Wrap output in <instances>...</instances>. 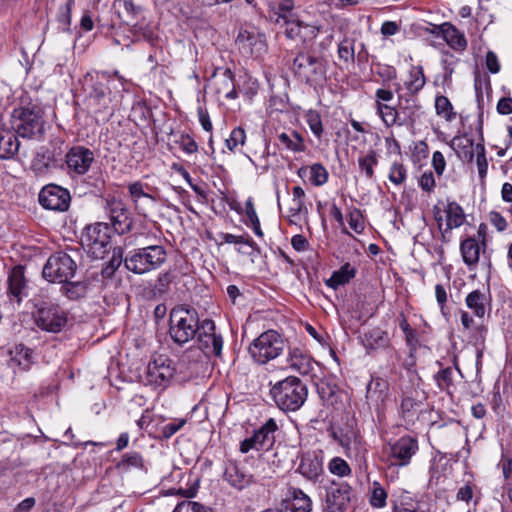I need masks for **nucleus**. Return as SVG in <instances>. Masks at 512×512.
Here are the masks:
<instances>
[{
  "mask_svg": "<svg viewBox=\"0 0 512 512\" xmlns=\"http://www.w3.org/2000/svg\"><path fill=\"white\" fill-rule=\"evenodd\" d=\"M112 89L118 91L124 89V83L118 71L113 74L97 72L95 76L86 75L84 84L85 101L91 112L99 115L109 110L112 101Z\"/></svg>",
  "mask_w": 512,
  "mask_h": 512,
  "instance_id": "nucleus-1",
  "label": "nucleus"
},
{
  "mask_svg": "<svg viewBox=\"0 0 512 512\" xmlns=\"http://www.w3.org/2000/svg\"><path fill=\"white\" fill-rule=\"evenodd\" d=\"M328 67L323 55L315 51H301L293 59L291 70L299 81L316 86L326 81Z\"/></svg>",
  "mask_w": 512,
  "mask_h": 512,
  "instance_id": "nucleus-2",
  "label": "nucleus"
},
{
  "mask_svg": "<svg viewBox=\"0 0 512 512\" xmlns=\"http://www.w3.org/2000/svg\"><path fill=\"white\" fill-rule=\"evenodd\" d=\"M270 395L280 410L294 412L305 403L308 389L298 377L289 376L276 382L270 389Z\"/></svg>",
  "mask_w": 512,
  "mask_h": 512,
  "instance_id": "nucleus-3",
  "label": "nucleus"
},
{
  "mask_svg": "<svg viewBox=\"0 0 512 512\" xmlns=\"http://www.w3.org/2000/svg\"><path fill=\"white\" fill-rule=\"evenodd\" d=\"M166 260V249L155 244L130 250L124 258V265L128 271L143 275L159 269Z\"/></svg>",
  "mask_w": 512,
  "mask_h": 512,
  "instance_id": "nucleus-4",
  "label": "nucleus"
},
{
  "mask_svg": "<svg viewBox=\"0 0 512 512\" xmlns=\"http://www.w3.org/2000/svg\"><path fill=\"white\" fill-rule=\"evenodd\" d=\"M169 323L170 337L180 346L192 340L201 329L197 311L184 305L176 306L170 311Z\"/></svg>",
  "mask_w": 512,
  "mask_h": 512,
  "instance_id": "nucleus-5",
  "label": "nucleus"
},
{
  "mask_svg": "<svg viewBox=\"0 0 512 512\" xmlns=\"http://www.w3.org/2000/svg\"><path fill=\"white\" fill-rule=\"evenodd\" d=\"M11 127L22 138L40 139L45 131L44 112L37 105L15 108Z\"/></svg>",
  "mask_w": 512,
  "mask_h": 512,
  "instance_id": "nucleus-6",
  "label": "nucleus"
},
{
  "mask_svg": "<svg viewBox=\"0 0 512 512\" xmlns=\"http://www.w3.org/2000/svg\"><path fill=\"white\" fill-rule=\"evenodd\" d=\"M80 242L94 259L105 258L112 248L109 225L97 222L86 226L82 231Z\"/></svg>",
  "mask_w": 512,
  "mask_h": 512,
  "instance_id": "nucleus-7",
  "label": "nucleus"
},
{
  "mask_svg": "<svg viewBox=\"0 0 512 512\" xmlns=\"http://www.w3.org/2000/svg\"><path fill=\"white\" fill-rule=\"evenodd\" d=\"M284 348L285 343L281 335L275 330H267L252 341L248 351L256 363L264 365L277 358Z\"/></svg>",
  "mask_w": 512,
  "mask_h": 512,
  "instance_id": "nucleus-8",
  "label": "nucleus"
},
{
  "mask_svg": "<svg viewBox=\"0 0 512 512\" xmlns=\"http://www.w3.org/2000/svg\"><path fill=\"white\" fill-rule=\"evenodd\" d=\"M77 264L66 252L52 254L43 267V277L51 283L67 282L74 277Z\"/></svg>",
  "mask_w": 512,
  "mask_h": 512,
  "instance_id": "nucleus-9",
  "label": "nucleus"
},
{
  "mask_svg": "<svg viewBox=\"0 0 512 512\" xmlns=\"http://www.w3.org/2000/svg\"><path fill=\"white\" fill-rule=\"evenodd\" d=\"M35 323L38 328L49 333H59L67 324V314L58 305L50 302L35 304Z\"/></svg>",
  "mask_w": 512,
  "mask_h": 512,
  "instance_id": "nucleus-10",
  "label": "nucleus"
},
{
  "mask_svg": "<svg viewBox=\"0 0 512 512\" xmlns=\"http://www.w3.org/2000/svg\"><path fill=\"white\" fill-rule=\"evenodd\" d=\"M103 207L116 233L122 235L131 230L133 218L125 203L114 196H107Z\"/></svg>",
  "mask_w": 512,
  "mask_h": 512,
  "instance_id": "nucleus-11",
  "label": "nucleus"
},
{
  "mask_svg": "<svg viewBox=\"0 0 512 512\" xmlns=\"http://www.w3.org/2000/svg\"><path fill=\"white\" fill-rule=\"evenodd\" d=\"M95 162V154L85 146H73L65 155L67 173L72 177L85 175Z\"/></svg>",
  "mask_w": 512,
  "mask_h": 512,
  "instance_id": "nucleus-12",
  "label": "nucleus"
},
{
  "mask_svg": "<svg viewBox=\"0 0 512 512\" xmlns=\"http://www.w3.org/2000/svg\"><path fill=\"white\" fill-rule=\"evenodd\" d=\"M174 362L166 355L155 356L147 366L146 381L155 386H166L175 375Z\"/></svg>",
  "mask_w": 512,
  "mask_h": 512,
  "instance_id": "nucleus-13",
  "label": "nucleus"
},
{
  "mask_svg": "<svg viewBox=\"0 0 512 512\" xmlns=\"http://www.w3.org/2000/svg\"><path fill=\"white\" fill-rule=\"evenodd\" d=\"M39 203L47 210L67 211L71 203L70 192L56 184L46 185L39 193Z\"/></svg>",
  "mask_w": 512,
  "mask_h": 512,
  "instance_id": "nucleus-14",
  "label": "nucleus"
},
{
  "mask_svg": "<svg viewBox=\"0 0 512 512\" xmlns=\"http://www.w3.org/2000/svg\"><path fill=\"white\" fill-rule=\"evenodd\" d=\"M278 426L273 418L268 419L252 436L240 443V451L248 453L250 450L268 449L274 443V433Z\"/></svg>",
  "mask_w": 512,
  "mask_h": 512,
  "instance_id": "nucleus-15",
  "label": "nucleus"
},
{
  "mask_svg": "<svg viewBox=\"0 0 512 512\" xmlns=\"http://www.w3.org/2000/svg\"><path fill=\"white\" fill-rule=\"evenodd\" d=\"M236 45L241 53L248 57H259L266 52L265 35L255 28L240 29Z\"/></svg>",
  "mask_w": 512,
  "mask_h": 512,
  "instance_id": "nucleus-16",
  "label": "nucleus"
},
{
  "mask_svg": "<svg viewBox=\"0 0 512 512\" xmlns=\"http://www.w3.org/2000/svg\"><path fill=\"white\" fill-rule=\"evenodd\" d=\"M352 487L347 482L331 483L326 492L323 512H344L351 501Z\"/></svg>",
  "mask_w": 512,
  "mask_h": 512,
  "instance_id": "nucleus-17",
  "label": "nucleus"
},
{
  "mask_svg": "<svg viewBox=\"0 0 512 512\" xmlns=\"http://www.w3.org/2000/svg\"><path fill=\"white\" fill-rule=\"evenodd\" d=\"M198 342L200 349L206 355L220 357L223 348V338L221 334L215 332V323L210 319H205L199 330Z\"/></svg>",
  "mask_w": 512,
  "mask_h": 512,
  "instance_id": "nucleus-18",
  "label": "nucleus"
},
{
  "mask_svg": "<svg viewBox=\"0 0 512 512\" xmlns=\"http://www.w3.org/2000/svg\"><path fill=\"white\" fill-rule=\"evenodd\" d=\"M306 480L317 483L324 473L322 452H306L300 456L296 469Z\"/></svg>",
  "mask_w": 512,
  "mask_h": 512,
  "instance_id": "nucleus-19",
  "label": "nucleus"
},
{
  "mask_svg": "<svg viewBox=\"0 0 512 512\" xmlns=\"http://www.w3.org/2000/svg\"><path fill=\"white\" fill-rule=\"evenodd\" d=\"M419 449L417 439L403 436L390 446V457L394 464L406 466Z\"/></svg>",
  "mask_w": 512,
  "mask_h": 512,
  "instance_id": "nucleus-20",
  "label": "nucleus"
},
{
  "mask_svg": "<svg viewBox=\"0 0 512 512\" xmlns=\"http://www.w3.org/2000/svg\"><path fill=\"white\" fill-rule=\"evenodd\" d=\"M223 478L231 487L237 490H243L253 482V475L234 461L226 463Z\"/></svg>",
  "mask_w": 512,
  "mask_h": 512,
  "instance_id": "nucleus-21",
  "label": "nucleus"
},
{
  "mask_svg": "<svg viewBox=\"0 0 512 512\" xmlns=\"http://www.w3.org/2000/svg\"><path fill=\"white\" fill-rule=\"evenodd\" d=\"M437 29V36H442L447 45L458 52H463L468 46L467 39L463 32L458 30L450 22H444L439 26H435Z\"/></svg>",
  "mask_w": 512,
  "mask_h": 512,
  "instance_id": "nucleus-22",
  "label": "nucleus"
},
{
  "mask_svg": "<svg viewBox=\"0 0 512 512\" xmlns=\"http://www.w3.org/2000/svg\"><path fill=\"white\" fill-rule=\"evenodd\" d=\"M288 364L291 369L306 376L312 374L317 362L300 348H292L288 355Z\"/></svg>",
  "mask_w": 512,
  "mask_h": 512,
  "instance_id": "nucleus-23",
  "label": "nucleus"
},
{
  "mask_svg": "<svg viewBox=\"0 0 512 512\" xmlns=\"http://www.w3.org/2000/svg\"><path fill=\"white\" fill-rule=\"evenodd\" d=\"M281 509L284 512H311L312 500L301 489L293 488L289 491V496L283 500Z\"/></svg>",
  "mask_w": 512,
  "mask_h": 512,
  "instance_id": "nucleus-24",
  "label": "nucleus"
},
{
  "mask_svg": "<svg viewBox=\"0 0 512 512\" xmlns=\"http://www.w3.org/2000/svg\"><path fill=\"white\" fill-rule=\"evenodd\" d=\"M113 8L115 9L120 20H122L125 24L132 26L133 32L141 33L144 37H148V33L144 31L143 26L138 23H132V20L130 19L139 10V7H136L132 0H115L113 3Z\"/></svg>",
  "mask_w": 512,
  "mask_h": 512,
  "instance_id": "nucleus-25",
  "label": "nucleus"
},
{
  "mask_svg": "<svg viewBox=\"0 0 512 512\" xmlns=\"http://www.w3.org/2000/svg\"><path fill=\"white\" fill-rule=\"evenodd\" d=\"M389 396L388 382L382 378L372 379L367 385L366 399L369 404L378 408Z\"/></svg>",
  "mask_w": 512,
  "mask_h": 512,
  "instance_id": "nucleus-26",
  "label": "nucleus"
},
{
  "mask_svg": "<svg viewBox=\"0 0 512 512\" xmlns=\"http://www.w3.org/2000/svg\"><path fill=\"white\" fill-rule=\"evenodd\" d=\"M420 107L421 106L414 95L401 96L399 98L398 110V113H400L399 126L413 125Z\"/></svg>",
  "mask_w": 512,
  "mask_h": 512,
  "instance_id": "nucleus-27",
  "label": "nucleus"
},
{
  "mask_svg": "<svg viewBox=\"0 0 512 512\" xmlns=\"http://www.w3.org/2000/svg\"><path fill=\"white\" fill-rule=\"evenodd\" d=\"M277 140L278 145L282 149H286L294 153H302L306 151L304 137L294 129H288L287 131L277 134Z\"/></svg>",
  "mask_w": 512,
  "mask_h": 512,
  "instance_id": "nucleus-28",
  "label": "nucleus"
},
{
  "mask_svg": "<svg viewBox=\"0 0 512 512\" xmlns=\"http://www.w3.org/2000/svg\"><path fill=\"white\" fill-rule=\"evenodd\" d=\"M20 142L17 133L13 129L0 128V158L10 159L19 150Z\"/></svg>",
  "mask_w": 512,
  "mask_h": 512,
  "instance_id": "nucleus-29",
  "label": "nucleus"
},
{
  "mask_svg": "<svg viewBox=\"0 0 512 512\" xmlns=\"http://www.w3.org/2000/svg\"><path fill=\"white\" fill-rule=\"evenodd\" d=\"M214 76L216 77V92L218 94H224L227 99L238 97L234 84V74L230 68H224L220 75L215 73Z\"/></svg>",
  "mask_w": 512,
  "mask_h": 512,
  "instance_id": "nucleus-30",
  "label": "nucleus"
},
{
  "mask_svg": "<svg viewBox=\"0 0 512 512\" xmlns=\"http://www.w3.org/2000/svg\"><path fill=\"white\" fill-rule=\"evenodd\" d=\"M26 289V280L24 276V268L15 266L8 277V293L20 302Z\"/></svg>",
  "mask_w": 512,
  "mask_h": 512,
  "instance_id": "nucleus-31",
  "label": "nucleus"
},
{
  "mask_svg": "<svg viewBox=\"0 0 512 512\" xmlns=\"http://www.w3.org/2000/svg\"><path fill=\"white\" fill-rule=\"evenodd\" d=\"M460 252L464 263L469 266H475L479 262L480 246L473 237H467L460 243Z\"/></svg>",
  "mask_w": 512,
  "mask_h": 512,
  "instance_id": "nucleus-32",
  "label": "nucleus"
},
{
  "mask_svg": "<svg viewBox=\"0 0 512 512\" xmlns=\"http://www.w3.org/2000/svg\"><path fill=\"white\" fill-rule=\"evenodd\" d=\"M356 269L350 264L345 263L340 269L334 271L329 279L325 281L326 286L336 290L338 287L347 284L355 277Z\"/></svg>",
  "mask_w": 512,
  "mask_h": 512,
  "instance_id": "nucleus-33",
  "label": "nucleus"
},
{
  "mask_svg": "<svg viewBox=\"0 0 512 512\" xmlns=\"http://www.w3.org/2000/svg\"><path fill=\"white\" fill-rule=\"evenodd\" d=\"M446 229L445 232L463 225L465 221V213L463 208L455 201L448 202L446 208Z\"/></svg>",
  "mask_w": 512,
  "mask_h": 512,
  "instance_id": "nucleus-34",
  "label": "nucleus"
},
{
  "mask_svg": "<svg viewBox=\"0 0 512 512\" xmlns=\"http://www.w3.org/2000/svg\"><path fill=\"white\" fill-rule=\"evenodd\" d=\"M387 343V333L378 327L370 329L362 337V344L367 350L385 347Z\"/></svg>",
  "mask_w": 512,
  "mask_h": 512,
  "instance_id": "nucleus-35",
  "label": "nucleus"
},
{
  "mask_svg": "<svg viewBox=\"0 0 512 512\" xmlns=\"http://www.w3.org/2000/svg\"><path fill=\"white\" fill-rule=\"evenodd\" d=\"M487 296L480 290L470 292L465 299L466 306L473 311L478 318H483L486 313Z\"/></svg>",
  "mask_w": 512,
  "mask_h": 512,
  "instance_id": "nucleus-36",
  "label": "nucleus"
},
{
  "mask_svg": "<svg viewBox=\"0 0 512 512\" xmlns=\"http://www.w3.org/2000/svg\"><path fill=\"white\" fill-rule=\"evenodd\" d=\"M11 362L21 370H28L33 362V350L23 344H17L11 351Z\"/></svg>",
  "mask_w": 512,
  "mask_h": 512,
  "instance_id": "nucleus-37",
  "label": "nucleus"
},
{
  "mask_svg": "<svg viewBox=\"0 0 512 512\" xmlns=\"http://www.w3.org/2000/svg\"><path fill=\"white\" fill-rule=\"evenodd\" d=\"M294 2L293 0H280L277 4L274 14L277 16L275 21L277 23L283 22L287 27H291L297 20L293 13Z\"/></svg>",
  "mask_w": 512,
  "mask_h": 512,
  "instance_id": "nucleus-38",
  "label": "nucleus"
},
{
  "mask_svg": "<svg viewBox=\"0 0 512 512\" xmlns=\"http://www.w3.org/2000/svg\"><path fill=\"white\" fill-rule=\"evenodd\" d=\"M426 83L423 68L421 66H412L409 71V79L404 83L409 95H416L421 91Z\"/></svg>",
  "mask_w": 512,
  "mask_h": 512,
  "instance_id": "nucleus-39",
  "label": "nucleus"
},
{
  "mask_svg": "<svg viewBox=\"0 0 512 512\" xmlns=\"http://www.w3.org/2000/svg\"><path fill=\"white\" fill-rule=\"evenodd\" d=\"M319 32V28L314 25L306 24L297 19L291 27H287L286 34L289 38L301 37L304 40L314 38Z\"/></svg>",
  "mask_w": 512,
  "mask_h": 512,
  "instance_id": "nucleus-40",
  "label": "nucleus"
},
{
  "mask_svg": "<svg viewBox=\"0 0 512 512\" xmlns=\"http://www.w3.org/2000/svg\"><path fill=\"white\" fill-rule=\"evenodd\" d=\"M452 145L461 160L467 162L473 160L476 154L473 139L456 137L453 139Z\"/></svg>",
  "mask_w": 512,
  "mask_h": 512,
  "instance_id": "nucleus-41",
  "label": "nucleus"
},
{
  "mask_svg": "<svg viewBox=\"0 0 512 512\" xmlns=\"http://www.w3.org/2000/svg\"><path fill=\"white\" fill-rule=\"evenodd\" d=\"M376 111L387 127H391L396 124L399 125L400 113H398V110L395 107L378 102L376 104Z\"/></svg>",
  "mask_w": 512,
  "mask_h": 512,
  "instance_id": "nucleus-42",
  "label": "nucleus"
},
{
  "mask_svg": "<svg viewBox=\"0 0 512 512\" xmlns=\"http://www.w3.org/2000/svg\"><path fill=\"white\" fill-rule=\"evenodd\" d=\"M62 284L61 291L70 300L80 299L84 297L87 292V284L83 281L70 282L68 280Z\"/></svg>",
  "mask_w": 512,
  "mask_h": 512,
  "instance_id": "nucleus-43",
  "label": "nucleus"
},
{
  "mask_svg": "<svg viewBox=\"0 0 512 512\" xmlns=\"http://www.w3.org/2000/svg\"><path fill=\"white\" fill-rule=\"evenodd\" d=\"M436 114L443 117L446 121H452L456 117L450 100L443 95H439L435 99Z\"/></svg>",
  "mask_w": 512,
  "mask_h": 512,
  "instance_id": "nucleus-44",
  "label": "nucleus"
},
{
  "mask_svg": "<svg viewBox=\"0 0 512 512\" xmlns=\"http://www.w3.org/2000/svg\"><path fill=\"white\" fill-rule=\"evenodd\" d=\"M304 118L314 136L321 139L324 129L320 113L310 109L305 113Z\"/></svg>",
  "mask_w": 512,
  "mask_h": 512,
  "instance_id": "nucleus-45",
  "label": "nucleus"
},
{
  "mask_svg": "<svg viewBox=\"0 0 512 512\" xmlns=\"http://www.w3.org/2000/svg\"><path fill=\"white\" fill-rule=\"evenodd\" d=\"M328 470L331 474L340 478L350 476L352 469L341 457H333L328 463Z\"/></svg>",
  "mask_w": 512,
  "mask_h": 512,
  "instance_id": "nucleus-46",
  "label": "nucleus"
},
{
  "mask_svg": "<svg viewBox=\"0 0 512 512\" xmlns=\"http://www.w3.org/2000/svg\"><path fill=\"white\" fill-rule=\"evenodd\" d=\"M310 182L314 186H322L327 183L329 173L327 169L321 163H315L309 167Z\"/></svg>",
  "mask_w": 512,
  "mask_h": 512,
  "instance_id": "nucleus-47",
  "label": "nucleus"
},
{
  "mask_svg": "<svg viewBox=\"0 0 512 512\" xmlns=\"http://www.w3.org/2000/svg\"><path fill=\"white\" fill-rule=\"evenodd\" d=\"M378 163V159H377V154H376V151L374 150H369V152L364 155V156H361L359 157L358 159V164H359V167L362 171L365 172V175L367 178L371 179L374 175V166L377 165Z\"/></svg>",
  "mask_w": 512,
  "mask_h": 512,
  "instance_id": "nucleus-48",
  "label": "nucleus"
},
{
  "mask_svg": "<svg viewBox=\"0 0 512 512\" xmlns=\"http://www.w3.org/2000/svg\"><path fill=\"white\" fill-rule=\"evenodd\" d=\"M331 436L346 452L350 450L352 442L357 439L356 433L352 430L344 431L343 429H335L332 431Z\"/></svg>",
  "mask_w": 512,
  "mask_h": 512,
  "instance_id": "nucleus-49",
  "label": "nucleus"
},
{
  "mask_svg": "<svg viewBox=\"0 0 512 512\" xmlns=\"http://www.w3.org/2000/svg\"><path fill=\"white\" fill-rule=\"evenodd\" d=\"M475 152H476V165H477V169H478V175H479L481 182H483L487 176V171H488V161L486 158L485 146L482 143L476 144Z\"/></svg>",
  "mask_w": 512,
  "mask_h": 512,
  "instance_id": "nucleus-50",
  "label": "nucleus"
},
{
  "mask_svg": "<svg viewBox=\"0 0 512 512\" xmlns=\"http://www.w3.org/2000/svg\"><path fill=\"white\" fill-rule=\"evenodd\" d=\"M387 492L377 481L373 482L370 504L374 508H382L386 505Z\"/></svg>",
  "mask_w": 512,
  "mask_h": 512,
  "instance_id": "nucleus-51",
  "label": "nucleus"
},
{
  "mask_svg": "<svg viewBox=\"0 0 512 512\" xmlns=\"http://www.w3.org/2000/svg\"><path fill=\"white\" fill-rule=\"evenodd\" d=\"M435 380L437 382L438 387L441 390L449 391V388L453 386L454 381V371L451 367L444 368L440 370L435 375Z\"/></svg>",
  "mask_w": 512,
  "mask_h": 512,
  "instance_id": "nucleus-52",
  "label": "nucleus"
},
{
  "mask_svg": "<svg viewBox=\"0 0 512 512\" xmlns=\"http://www.w3.org/2000/svg\"><path fill=\"white\" fill-rule=\"evenodd\" d=\"M246 139V133L241 127L234 128L228 139H226V146L230 151H234L238 146H243Z\"/></svg>",
  "mask_w": 512,
  "mask_h": 512,
  "instance_id": "nucleus-53",
  "label": "nucleus"
},
{
  "mask_svg": "<svg viewBox=\"0 0 512 512\" xmlns=\"http://www.w3.org/2000/svg\"><path fill=\"white\" fill-rule=\"evenodd\" d=\"M219 238L221 239V243L246 244L252 249L258 250L257 244L251 238H246L242 235L237 236L230 233H220Z\"/></svg>",
  "mask_w": 512,
  "mask_h": 512,
  "instance_id": "nucleus-54",
  "label": "nucleus"
},
{
  "mask_svg": "<svg viewBox=\"0 0 512 512\" xmlns=\"http://www.w3.org/2000/svg\"><path fill=\"white\" fill-rule=\"evenodd\" d=\"M173 512H212V510L198 502L183 500L176 505Z\"/></svg>",
  "mask_w": 512,
  "mask_h": 512,
  "instance_id": "nucleus-55",
  "label": "nucleus"
},
{
  "mask_svg": "<svg viewBox=\"0 0 512 512\" xmlns=\"http://www.w3.org/2000/svg\"><path fill=\"white\" fill-rule=\"evenodd\" d=\"M338 57L345 63H353L355 59L354 46L349 40H344L338 45Z\"/></svg>",
  "mask_w": 512,
  "mask_h": 512,
  "instance_id": "nucleus-56",
  "label": "nucleus"
},
{
  "mask_svg": "<svg viewBox=\"0 0 512 512\" xmlns=\"http://www.w3.org/2000/svg\"><path fill=\"white\" fill-rule=\"evenodd\" d=\"M245 212H246V215H247L248 219L250 220V222L252 224V228H253L254 233L257 236L262 237L263 236V231L261 230L260 221H259V218L257 216L255 207H254V205H253L251 200H248L246 202V204H245Z\"/></svg>",
  "mask_w": 512,
  "mask_h": 512,
  "instance_id": "nucleus-57",
  "label": "nucleus"
},
{
  "mask_svg": "<svg viewBox=\"0 0 512 512\" xmlns=\"http://www.w3.org/2000/svg\"><path fill=\"white\" fill-rule=\"evenodd\" d=\"M388 177L392 183L401 185L406 180V169L401 163H393Z\"/></svg>",
  "mask_w": 512,
  "mask_h": 512,
  "instance_id": "nucleus-58",
  "label": "nucleus"
},
{
  "mask_svg": "<svg viewBox=\"0 0 512 512\" xmlns=\"http://www.w3.org/2000/svg\"><path fill=\"white\" fill-rule=\"evenodd\" d=\"M119 466L123 467H134V468H142L143 467V458L138 452H130L126 453L122 456V460Z\"/></svg>",
  "mask_w": 512,
  "mask_h": 512,
  "instance_id": "nucleus-59",
  "label": "nucleus"
},
{
  "mask_svg": "<svg viewBox=\"0 0 512 512\" xmlns=\"http://www.w3.org/2000/svg\"><path fill=\"white\" fill-rule=\"evenodd\" d=\"M176 143H178L182 150L187 154H193L198 150L196 141L188 134H180L179 139L176 140Z\"/></svg>",
  "mask_w": 512,
  "mask_h": 512,
  "instance_id": "nucleus-60",
  "label": "nucleus"
},
{
  "mask_svg": "<svg viewBox=\"0 0 512 512\" xmlns=\"http://www.w3.org/2000/svg\"><path fill=\"white\" fill-rule=\"evenodd\" d=\"M185 424L186 419H175L174 421L167 423L162 428V437L164 439H169L174 434H176Z\"/></svg>",
  "mask_w": 512,
  "mask_h": 512,
  "instance_id": "nucleus-61",
  "label": "nucleus"
},
{
  "mask_svg": "<svg viewBox=\"0 0 512 512\" xmlns=\"http://www.w3.org/2000/svg\"><path fill=\"white\" fill-rule=\"evenodd\" d=\"M172 280L173 276L169 271L160 273L154 286L155 291H157L160 294L166 293L169 289Z\"/></svg>",
  "mask_w": 512,
  "mask_h": 512,
  "instance_id": "nucleus-62",
  "label": "nucleus"
},
{
  "mask_svg": "<svg viewBox=\"0 0 512 512\" xmlns=\"http://www.w3.org/2000/svg\"><path fill=\"white\" fill-rule=\"evenodd\" d=\"M52 162L53 157L51 155L37 154L36 159L33 161V168L39 173L46 172L50 169Z\"/></svg>",
  "mask_w": 512,
  "mask_h": 512,
  "instance_id": "nucleus-63",
  "label": "nucleus"
},
{
  "mask_svg": "<svg viewBox=\"0 0 512 512\" xmlns=\"http://www.w3.org/2000/svg\"><path fill=\"white\" fill-rule=\"evenodd\" d=\"M349 226L356 233L360 234L364 230L363 216L358 209H354L349 214Z\"/></svg>",
  "mask_w": 512,
  "mask_h": 512,
  "instance_id": "nucleus-64",
  "label": "nucleus"
}]
</instances>
